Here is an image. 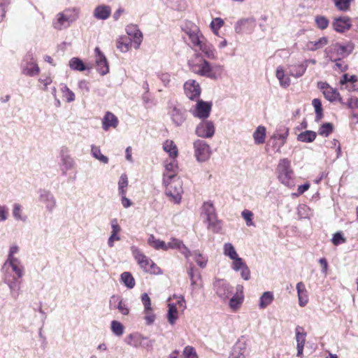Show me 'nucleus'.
<instances>
[{
    "instance_id": "27",
    "label": "nucleus",
    "mask_w": 358,
    "mask_h": 358,
    "mask_svg": "<svg viewBox=\"0 0 358 358\" xmlns=\"http://www.w3.org/2000/svg\"><path fill=\"white\" fill-rule=\"evenodd\" d=\"M297 356L301 357L303 355V350L306 343V333L303 327L297 326L295 329Z\"/></svg>"
},
{
    "instance_id": "28",
    "label": "nucleus",
    "mask_w": 358,
    "mask_h": 358,
    "mask_svg": "<svg viewBox=\"0 0 358 358\" xmlns=\"http://www.w3.org/2000/svg\"><path fill=\"white\" fill-rule=\"evenodd\" d=\"M119 121L117 117L111 112H106L102 119V128L108 131L110 127L116 128Z\"/></svg>"
},
{
    "instance_id": "64",
    "label": "nucleus",
    "mask_w": 358,
    "mask_h": 358,
    "mask_svg": "<svg viewBox=\"0 0 358 358\" xmlns=\"http://www.w3.org/2000/svg\"><path fill=\"white\" fill-rule=\"evenodd\" d=\"M331 241L334 245H338L346 242V238L341 232H336L334 234Z\"/></svg>"
},
{
    "instance_id": "8",
    "label": "nucleus",
    "mask_w": 358,
    "mask_h": 358,
    "mask_svg": "<svg viewBox=\"0 0 358 358\" xmlns=\"http://www.w3.org/2000/svg\"><path fill=\"white\" fill-rule=\"evenodd\" d=\"M194 156L199 162H204L208 160L211 156L212 151L210 145L203 140H196L193 143Z\"/></svg>"
},
{
    "instance_id": "25",
    "label": "nucleus",
    "mask_w": 358,
    "mask_h": 358,
    "mask_svg": "<svg viewBox=\"0 0 358 358\" xmlns=\"http://www.w3.org/2000/svg\"><path fill=\"white\" fill-rule=\"evenodd\" d=\"M332 26L336 31L344 32L352 27L351 19L348 16L336 17L332 22Z\"/></svg>"
},
{
    "instance_id": "41",
    "label": "nucleus",
    "mask_w": 358,
    "mask_h": 358,
    "mask_svg": "<svg viewBox=\"0 0 358 358\" xmlns=\"http://www.w3.org/2000/svg\"><path fill=\"white\" fill-rule=\"evenodd\" d=\"M69 66L72 70L78 71H83L88 69L83 62L78 57H73L70 59Z\"/></svg>"
},
{
    "instance_id": "62",
    "label": "nucleus",
    "mask_w": 358,
    "mask_h": 358,
    "mask_svg": "<svg viewBox=\"0 0 358 358\" xmlns=\"http://www.w3.org/2000/svg\"><path fill=\"white\" fill-rule=\"evenodd\" d=\"M185 358H198L196 350L189 345L186 346L182 352Z\"/></svg>"
},
{
    "instance_id": "5",
    "label": "nucleus",
    "mask_w": 358,
    "mask_h": 358,
    "mask_svg": "<svg viewBox=\"0 0 358 358\" xmlns=\"http://www.w3.org/2000/svg\"><path fill=\"white\" fill-rule=\"evenodd\" d=\"M277 173L279 181L285 186L292 188L295 185L294 173L287 159L280 161L277 166Z\"/></svg>"
},
{
    "instance_id": "9",
    "label": "nucleus",
    "mask_w": 358,
    "mask_h": 358,
    "mask_svg": "<svg viewBox=\"0 0 358 358\" xmlns=\"http://www.w3.org/2000/svg\"><path fill=\"white\" fill-rule=\"evenodd\" d=\"M169 114L171 120L176 126H180L186 120L187 111L179 104L173 101L169 102Z\"/></svg>"
},
{
    "instance_id": "7",
    "label": "nucleus",
    "mask_w": 358,
    "mask_h": 358,
    "mask_svg": "<svg viewBox=\"0 0 358 358\" xmlns=\"http://www.w3.org/2000/svg\"><path fill=\"white\" fill-rule=\"evenodd\" d=\"M191 70L200 76H206L210 78H217L213 69L210 67L209 62L202 58H197L196 63L194 62H189Z\"/></svg>"
},
{
    "instance_id": "51",
    "label": "nucleus",
    "mask_w": 358,
    "mask_h": 358,
    "mask_svg": "<svg viewBox=\"0 0 358 358\" xmlns=\"http://www.w3.org/2000/svg\"><path fill=\"white\" fill-rule=\"evenodd\" d=\"M203 282L200 275H196L195 278H192L191 287L192 292L203 288Z\"/></svg>"
},
{
    "instance_id": "21",
    "label": "nucleus",
    "mask_w": 358,
    "mask_h": 358,
    "mask_svg": "<svg viewBox=\"0 0 358 358\" xmlns=\"http://www.w3.org/2000/svg\"><path fill=\"white\" fill-rule=\"evenodd\" d=\"M39 201L45 205L46 210L52 213L56 206V200L54 195L48 190L40 189Z\"/></svg>"
},
{
    "instance_id": "34",
    "label": "nucleus",
    "mask_w": 358,
    "mask_h": 358,
    "mask_svg": "<svg viewBox=\"0 0 358 358\" xmlns=\"http://www.w3.org/2000/svg\"><path fill=\"white\" fill-rule=\"evenodd\" d=\"M328 43V38L325 36L321 37L317 41H308L306 43L305 49L308 51H315L324 47Z\"/></svg>"
},
{
    "instance_id": "16",
    "label": "nucleus",
    "mask_w": 358,
    "mask_h": 358,
    "mask_svg": "<svg viewBox=\"0 0 358 358\" xmlns=\"http://www.w3.org/2000/svg\"><path fill=\"white\" fill-rule=\"evenodd\" d=\"M215 125L209 120L202 121L196 128V134L201 138H211L215 134Z\"/></svg>"
},
{
    "instance_id": "3",
    "label": "nucleus",
    "mask_w": 358,
    "mask_h": 358,
    "mask_svg": "<svg viewBox=\"0 0 358 358\" xmlns=\"http://www.w3.org/2000/svg\"><path fill=\"white\" fill-rule=\"evenodd\" d=\"M166 318L171 325H174L180 313L186 309V301L182 295H173L168 299Z\"/></svg>"
},
{
    "instance_id": "19",
    "label": "nucleus",
    "mask_w": 358,
    "mask_h": 358,
    "mask_svg": "<svg viewBox=\"0 0 358 358\" xmlns=\"http://www.w3.org/2000/svg\"><path fill=\"white\" fill-rule=\"evenodd\" d=\"M164 172L163 173V178H178V161L177 158H169L164 162Z\"/></svg>"
},
{
    "instance_id": "63",
    "label": "nucleus",
    "mask_w": 358,
    "mask_h": 358,
    "mask_svg": "<svg viewBox=\"0 0 358 358\" xmlns=\"http://www.w3.org/2000/svg\"><path fill=\"white\" fill-rule=\"evenodd\" d=\"M144 313V320L146 325L152 324L156 319L155 315L153 313V310L150 311H145Z\"/></svg>"
},
{
    "instance_id": "49",
    "label": "nucleus",
    "mask_w": 358,
    "mask_h": 358,
    "mask_svg": "<svg viewBox=\"0 0 358 358\" xmlns=\"http://www.w3.org/2000/svg\"><path fill=\"white\" fill-rule=\"evenodd\" d=\"M289 130L286 127L279 128L273 135V138L280 140L281 143L283 145L285 142V140L288 136Z\"/></svg>"
},
{
    "instance_id": "29",
    "label": "nucleus",
    "mask_w": 358,
    "mask_h": 358,
    "mask_svg": "<svg viewBox=\"0 0 358 358\" xmlns=\"http://www.w3.org/2000/svg\"><path fill=\"white\" fill-rule=\"evenodd\" d=\"M296 291L299 299V305L304 307L308 303V291L303 282H299L296 284Z\"/></svg>"
},
{
    "instance_id": "6",
    "label": "nucleus",
    "mask_w": 358,
    "mask_h": 358,
    "mask_svg": "<svg viewBox=\"0 0 358 358\" xmlns=\"http://www.w3.org/2000/svg\"><path fill=\"white\" fill-rule=\"evenodd\" d=\"M204 220L208 222V228L213 232H218L221 229L220 222L217 218L215 208L210 201L205 202L202 207Z\"/></svg>"
},
{
    "instance_id": "31",
    "label": "nucleus",
    "mask_w": 358,
    "mask_h": 358,
    "mask_svg": "<svg viewBox=\"0 0 358 358\" xmlns=\"http://www.w3.org/2000/svg\"><path fill=\"white\" fill-rule=\"evenodd\" d=\"M162 149L168 154L169 158H177L178 156V147L172 140H166L162 143Z\"/></svg>"
},
{
    "instance_id": "33",
    "label": "nucleus",
    "mask_w": 358,
    "mask_h": 358,
    "mask_svg": "<svg viewBox=\"0 0 358 358\" xmlns=\"http://www.w3.org/2000/svg\"><path fill=\"white\" fill-rule=\"evenodd\" d=\"M52 26L57 30H62L69 27L71 23L67 20L62 12H60L56 15L52 22Z\"/></svg>"
},
{
    "instance_id": "23",
    "label": "nucleus",
    "mask_w": 358,
    "mask_h": 358,
    "mask_svg": "<svg viewBox=\"0 0 358 358\" xmlns=\"http://www.w3.org/2000/svg\"><path fill=\"white\" fill-rule=\"evenodd\" d=\"M211 107L212 104L210 103L199 101L196 105L193 115L199 119H206L210 115Z\"/></svg>"
},
{
    "instance_id": "14",
    "label": "nucleus",
    "mask_w": 358,
    "mask_h": 358,
    "mask_svg": "<svg viewBox=\"0 0 358 358\" xmlns=\"http://www.w3.org/2000/svg\"><path fill=\"white\" fill-rule=\"evenodd\" d=\"M167 250L169 248L178 249L185 257L188 258L190 255L189 249L183 244V243L176 238H173L167 244L164 241L158 240V249Z\"/></svg>"
},
{
    "instance_id": "11",
    "label": "nucleus",
    "mask_w": 358,
    "mask_h": 358,
    "mask_svg": "<svg viewBox=\"0 0 358 358\" xmlns=\"http://www.w3.org/2000/svg\"><path fill=\"white\" fill-rule=\"evenodd\" d=\"M21 70L24 75L35 76L40 72V69L31 54L27 55L21 62Z\"/></svg>"
},
{
    "instance_id": "39",
    "label": "nucleus",
    "mask_w": 358,
    "mask_h": 358,
    "mask_svg": "<svg viewBox=\"0 0 358 358\" xmlns=\"http://www.w3.org/2000/svg\"><path fill=\"white\" fill-rule=\"evenodd\" d=\"M23 207L21 204L18 203H15L13 205V216L14 219L17 221H22L24 222L27 220V216L23 215L22 213Z\"/></svg>"
},
{
    "instance_id": "22",
    "label": "nucleus",
    "mask_w": 358,
    "mask_h": 358,
    "mask_svg": "<svg viewBox=\"0 0 358 358\" xmlns=\"http://www.w3.org/2000/svg\"><path fill=\"white\" fill-rule=\"evenodd\" d=\"M185 94L189 99L198 98L201 94V87L194 80H189L184 85Z\"/></svg>"
},
{
    "instance_id": "1",
    "label": "nucleus",
    "mask_w": 358,
    "mask_h": 358,
    "mask_svg": "<svg viewBox=\"0 0 358 358\" xmlns=\"http://www.w3.org/2000/svg\"><path fill=\"white\" fill-rule=\"evenodd\" d=\"M3 281L10 289V296L16 299L21 287L20 280L24 274V267L20 259L6 260L2 266Z\"/></svg>"
},
{
    "instance_id": "48",
    "label": "nucleus",
    "mask_w": 358,
    "mask_h": 358,
    "mask_svg": "<svg viewBox=\"0 0 358 358\" xmlns=\"http://www.w3.org/2000/svg\"><path fill=\"white\" fill-rule=\"evenodd\" d=\"M316 138V133L313 131H306L301 132L298 136V140L301 142L310 143Z\"/></svg>"
},
{
    "instance_id": "30",
    "label": "nucleus",
    "mask_w": 358,
    "mask_h": 358,
    "mask_svg": "<svg viewBox=\"0 0 358 358\" xmlns=\"http://www.w3.org/2000/svg\"><path fill=\"white\" fill-rule=\"evenodd\" d=\"M111 14V8L107 5H99L93 12L94 17L97 20H105L108 19Z\"/></svg>"
},
{
    "instance_id": "36",
    "label": "nucleus",
    "mask_w": 358,
    "mask_h": 358,
    "mask_svg": "<svg viewBox=\"0 0 358 358\" xmlns=\"http://www.w3.org/2000/svg\"><path fill=\"white\" fill-rule=\"evenodd\" d=\"M275 76L281 87L286 88L290 85L291 80L289 75L285 73V70L282 66H279L277 67Z\"/></svg>"
},
{
    "instance_id": "61",
    "label": "nucleus",
    "mask_w": 358,
    "mask_h": 358,
    "mask_svg": "<svg viewBox=\"0 0 358 358\" xmlns=\"http://www.w3.org/2000/svg\"><path fill=\"white\" fill-rule=\"evenodd\" d=\"M141 301L144 307L143 312L152 310L153 309L151 307V300L147 293H143L141 294Z\"/></svg>"
},
{
    "instance_id": "47",
    "label": "nucleus",
    "mask_w": 358,
    "mask_h": 358,
    "mask_svg": "<svg viewBox=\"0 0 358 358\" xmlns=\"http://www.w3.org/2000/svg\"><path fill=\"white\" fill-rule=\"evenodd\" d=\"M61 92L63 94V96L65 97L66 102L71 103L75 101L76 96L74 92L71 89H69L66 85H61Z\"/></svg>"
},
{
    "instance_id": "17",
    "label": "nucleus",
    "mask_w": 358,
    "mask_h": 358,
    "mask_svg": "<svg viewBox=\"0 0 358 358\" xmlns=\"http://www.w3.org/2000/svg\"><path fill=\"white\" fill-rule=\"evenodd\" d=\"M256 27V23L252 18H244L239 20L235 24L234 29L237 34H251Z\"/></svg>"
},
{
    "instance_id": "50",
    "label": "nucleus",
    "mask_w": 358,
    "mask_h": 358,
    "mask_svg": "<svg viewBox=\"0 0 358 358\" xmlns=\"http://www.w3.org/2000/svg\"><path fill=\"white\" fill-rule=\"evenodd\" d=\"M165 3L174 10H182L185 7V0H165Z\"/></svg>"
},
{
    "instance_id": "53",
    "label": "nucleus",
    "mask_w": 358,
    "mask_h": 358,
    "mask_svg": "<svg viewBox=\"0 0 358 358\" xmlns=\"http://www.w3.org/2000/svg\"><path fill=\"white\" fill-rule=\"evenodd\" d=\"M111 330L115 335L120 336L124 333V327L120 322L113 320L111 322Z\"/></svg>"
},
{
    "instance_id": "32",
    "label": "nucleus",
    "mask_w": 358,
    "mask_h": 358,
    "mask_svg": "<svg viewBox=\"0 0 358 358\" xmlns=\"http://www.w3.org/2000/svg\"><path fill=\"white\" fill-rule=\"evenodd\" d=\"M247 345L245 342L238 341L234 346L229 358H246Z\"/></svg>"
},
{
    "instance_id": "57",
    "label": "nucleus",
    "mask_w": 358,
    "mask_h": 358,
    "mask_svg": "<svg viewBox=\"0 0 358 358\" xmlns=\"http://www.w3.org/2000/svg\"><path fill=\"white\" fill-rule=\"evenodd\" d=\"M334 126L331 123H324L323 124L318 132L321 136H328L333 131Z\"/></svg>"
},
{
    "instance_id": "15",
    "label": "nucleus",
    "mask_w": 358,
    "mask_h": 358,
    "mask_svg": "<svg viewBox=\"0 0 358 358\" xmlns=\"http://www.w3.org/2000/svg\"><path fill=\"white\" fill-rule=\"evenodd\" d=\"M109 308L110 310L117 309L123 315H127L129 313V308L127 304L120 295L114 294L110 296L109 300Z\"/></svg>"
},
{
    "instance_id": "40",
    "label": "nucleus",
    "mask_w": 358,
    "mask_h": 358,
    "mask_svg": "<svg viewBox=\"0 0 358 358\" xmlns=\"http://www.w3.org/2000/svg\"><path fill=\"white\" fill-rule=\"evenodd\" d=\"M273 294L271 292H265L259 299V307L261 309L266 308L273 301Z\"/></svg>"
},
{
    "instance_id": "52",
    "label": "nucleus",
    "mask_w": 358,
    "mask_h": 358,
    "mask_svg": "<svg viewBox=\"0 0 358 358\" xmlns=\"http://www.w3.org/2000/svg\"><path fill=\"white\" fill-rule=\"evenodd\" d=\"M191 255L194 256V260L201 268L206 267L208 262L206 257H203L201 253L198 252L197 251H194L192 254L190 252L189 256Z\"/></svg>"
},
{
    "instance_id": "58",
    "label": "nucleus",
    "mask_w": 358,
    "mask_h": 358,
    "mask_svg": "<svg viewBox=\"0 0 358 358\" xmlns=\"http://www.w3.org/2000/svg\"><path fill=\"white\" fill-rule=\"evenodd\" d=\"M243 302V296L234 295L229 301V306L233 310H236Z\"/></svg>"
},
{
    "instance_id": "37",
    "label": "nucleus",
    "mask_w": 358,
    "mask_h": 358,
    "mask_svg": "<svg viewBox=\"0 0 358 358\" xmlns=\"http://www.w3.org/2000/svg\"><path fill=\"white\" fill-rule=\"evenodd\" d=\"M266 127L264 126H258L253 133V138L255 143L257 145L263 144L265 142Z\"/></svg>"
},
{
    "instance_id": "60",
    "label": "nucleus",
    "mask_w": 358,
    "mask_h": 358,
    "mask_svg": "<svg viewBox=\"0 0 358 358\" xmlns=\"http://www.w3.org/2000/svg\"><path fill=\"white\" fill-rule=\"evenodd\" d=\"M315 20L317 27L320 28V29H326L329 23L327 17L321 15L316 16Z\"/></svg>"
},
{
    "instance_id": "2",
    "label": "nucleus",
    "mask_w": 358,
    "mask_h": 358,
    "mask_svg": "<svg viewBox=\"0 0 358 358\" xmlns=\"http://www.w3.org/2000/svg\"><path fill=\"white\" fill-rule=\"evenodd\" d=\"M162 185L164 187L165 194L169 201L173 203H180L183 194L182 181L180 177L162 178Z\"/></svg>"
},
{
    "instance_id": "18",
    "label": "nucleus",
    "mask_w": 358,
    "mask_h": 358,
    "mask_svg": "<svg viewBox=\"0 0 358 358\" xmlns=\"http://www.w3.org/2000/svg\"><path fill=\"white\" fill-rule=\"evenodd\" d=\"M96 54V69L101 76H105L109 72L108 61L99 48L94 50Z\"/></svg>"
},
{
    "instance_id": "24",
    "label": "nucleus",
    "mask_w": 358,
    "mask_h": 358,
    "mask_svg": "<svg viewBox=\"0 0 358 358\" xmlns=\"http://www.w3.org/2000/svg\"><path fill=\"white\" fill-rule=\"evenodd\" d=\"M232 261V268L236 271H240L241 275L244 280H249L250 278V271L243 259L238 257Z\"/></svg>"
},
{
    "instance_id": "44",
    "label": "nucleus",
    "mask_w": 358,
    "mask_h": 358,
    "mask_svg": "<svg viewBox=\"0 0 358 358\" xmlns=\"http://www.w3.org/2000/svg\"><path fill=\"white\" fill-rule=\"evenodd\" d=\"M120 279L129 289H132L135 286V280L129 272H123L120 275Z\"/></svg>"
},
{
    "instance_id": "20",
    "label": "nucleus",
    "mask_w": 358,
    "mask_h": 358,
    "mask_svg": "<svg viewBox=\"0 0 358 358\" xmlns=\"http://www.w3.org/2000/svg\"><path fill=\"white\" fill-rule=\"evenodd\" d=\"M317 87L321 90L323 92L324 97L329 101H335L338 100L341 101L340 94L336 89L332 88L326 82H319L317 83Z\"/></svg>"
},
{
    "instance_id": "12",
    "label": "nucleus",
    "mask_w": 358,
    "mask_h": 358,
    "mask_svg": "<svg viewBox=\"0 0 358 358\" xmlns=\"http://www.w3.org/2000/svg\"><path fill=\"white\" fill-rule=\"evenodd\" d=\"M131 250L138 264L145 271H151L155 265L154 262L145 256L137 247L134 245L131 246Z\"/></svg>"
},
{
    "instance_id": "54",
    "label": "nucleus",
    "mask_w": 358,
    "mask_h": 358,
    "mask_svg": "<svg viewBox=\"0 0 358 358\" xmlns=\"http://www.w3.org/2000/svg\"><path fill=\"white\" fill-rule=\"evenodd\" d=\"M307 69V64H300L295 67L294 70H290L289 71V75L294 78H299L302 76L304 73L306 72Z\"/></svg>"
},
{
    "instance_id": "10",
    "label": "nucleus",
    "mask_w": 358,
    "mask_h": 358,
    "mask_svg": "<svg viewBox=\"0 0 358 358\" xmlns=\"http://www.w3.org/2000/svg\"><path fill=\"white\" fill-rule=\"evenodd\" d=\"M354 45L351 43H348L345 45H342L340 43H334L330 45L327 50L329 52L332 54L331 57H334L335 55L334 60H340L341 58H343L349 55L353 50Z\"/></svg>"
},
{
    "instance_id": "35",
    "label": "nucleus",
    "mask_w": 358,
    "mask_h": 358,
    "mask_svg": "<svg viewBox=\"0 0 358 358\" xmlns=\"http://www.w3.org/2000/svg\"><path fill=\"white\" fill-rule=\"evenodd\" d=\"M143 336L138 332H134L127 335L124 338V342L134 348H140Z\"/></svg>"
},
{
    "instance_id": "38",
    "label": "nucleus",
    "mask_w": 358,
    "mask_h": 358,
    "mask_svg": "<svg viewBox=\"0 0 358 358\" xmlns=\"http://www.w3.org/2000/svg\"><path fill=\"white\" fill-rule=\"evenodd\" d=\"M67 20L71 24L77 20L79 17L80 10L78 8H69L62 11Z\"/></svg>"
},
{
    "instance_id": "43",
    "label": "nucleus",
    "mask_w": 358,
    "mask_h": 358,
    "mask_svg": "<svg viewBox=\"0 0 358 358\" xmlns=\"http://www.w3.org/2000/svg\"><path fill=\"white\" fill-rule=\"evenodd\" d=\"M133 45L131 38L127 37L121 38L117 43V48L122 52H127Z\"/></svg>"
},
{
    "instance_id": "13",
    "label": "nucleus",
    "mask_w": 358,
    "mask_h": 358,
    "mask_svg": "<svg viewBox=\"0 0 358 358\" xmlns=\"http://www.w3.org/2000/svg\"><path fill=\"white\" fill-rule=\"evenodd\" d=\"M213 289L217 296L222 300H227L232 293V287L223 279H216L213 282Z\"/></svg>"
},
{
    "instance_id": "45",
    "label": "nucleus",
    "mask_w": 358,
    "mask_h": 358,
    "mask_svg": "<svg viewBox=\"0 0 358 358\" xmlns=\"http://www.w3.org/2000/svg\"><path fill=\"white\" fill-rule=\"evenodd\" d=\"M223 253L225 256L229 257L231 260L238 257L235 248L230 243H226L224 244Z\"/></svg>"
},
{
    "instance_id": "56",
    "label": "nucleus",
    "mask_w": 358,
    "mask_h": 358,
    "mask_svg": "<svg viewBox=\"0 0 358 358\" xmlns=\"http://www.w3.org/2000/svg\"><path fill=\"white\" fill-rule=\"evenodd\" d=\"M224 25V20L220 17H216L210 23V28L213 33L218 34L219 29Z\"/></svg>"
},
{
    "instance_id": "59",
    "label": "nucleus",
    "mask_w": 358,
    "mask_h": 358,
    "mask_svg": "<svg viewBox=\"0 0 358 358\" xmlns=\"http://www.w3.org/2000/svg\"><path fill=\"white\" fill-rule=\"evenodd\" d=\"M154 344L155 340H151L148 337L143 336L140 348H142L148 351H150L153 349Z\"/></svg>"
},
{
    "instance_id": "42",
    "label": "nucleus",
    "mask_w": 358,
    "mask_h": 358,
    "mask_svg": "<svg viewBox=\"0 0 358 358\" xmlns=\"http://www.w3.org/2000/svg\"><path fill=\"white\" fill-rule=\"evenodd\" d=\"M91 153H92V155L95 159H98L101 163H103V164L108 163V162H109L108 158L101 153L99 147L92 145L91 146Z\"/></svg>"
},
{
    "instance_id": "55",
    "label": "nucleus",
    "mask_w": 358,
    "mask_h": 358,
    "mask_svg": "<svg viewBox=\"0 0 358 358\" xmlns=\"http://www.w3.org/2000/svg\"><path fill=\"white\" fill-rule=\"evenodd\" d=\"M352 0H334V4L338 10L346 11L349 9Z\"/></svg>"
},
{
    "instance_id": "46",
    "label": "nucleus",
    "mask_w": 358,
    "mask_h": 358,
    "mask_svg": "<svg viewBox=\"0 0 358 358\" xmlns=\"http://www.w3.org/2000/svg\"><path fill=\"white\" fill-rule=\"evenodd\" d=\"M74 165L73 159L69 155L62 156V170L64 174H66V171L71 170Z\"/></svg>"
},
{
    "instance_id": "26",
    "label": "nucleus",
    "mask_w": 358,
    "mask_h": 358,
    "mask_svg": "<svg viewBox=\"0 0 358 358\" xmlns=\"http://www.w3.org/2000/svg\"><path fill=\"white\" fill-rule=\"evenodd\" d=\"M126 31L129 36L128 38H131L134 48L138 49L142 41V34L137 26L134 24L128 25Z\"/></svg>"
},
{
    "instance_id": "4",
    "label": "nucleus",
    "mask_w": 358,
    "mask_h": 358,
    "mask_svg": "<svg viewBox=\"0 0 358 358\" xmlns=\"http://www.w3.org/2000/svg\"><path fill=\"white\" fill-rule=\"evenodd\" d=\"M186 34L189 36V38L194 46L198 48L208 57H213L214 52L211 45L207 42L198 27H194L189 29L186 31Z\"/></svg>"
}]
</instances>
